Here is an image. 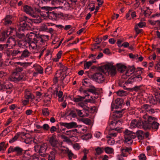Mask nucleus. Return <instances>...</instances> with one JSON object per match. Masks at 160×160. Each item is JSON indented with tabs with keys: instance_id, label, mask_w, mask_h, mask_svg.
Listing matches in <instances>:
<instances>
[{
	"instance_id": "obj_1",
	"label": "nucleus",
	"mask_w": 160,
	"mask_h": 160,
	"mask_svg": "<svg viewBox=\"0 0 160 160\" xmlns=\"http://www.w3.org/2000/svg\"><path fill=\"white\" fill-rule=\"evenodd\" d=\"M145 119L144 124V129L146 130H153L157 131L159 125V123L155 121L154 117L145 114L143 116Z\"/></svg>"
},
{
	"instance_id": "obj_2",
	"label": "nucleus",
	"mask_w": 160,
	"mask_h": 160,
	"mask_svg": "<svg viewBox=\"0 0 160 160\" xmlns=\"http://www.w3.org/2000/svg\"><path fill=\"white\" fill-rule=\"evenodd\" d=\"M122 111L120 110H115L113 112H111L110 115V118L112 121L111 122L110 124V127L113 126V124H119L120 125L122 123V122L120 120H118V119L121 118L122 116Z\"/></svg>"
},
{
	"instance_id": "obj_3",
	"label": "nucleus",
	"mask_w": 160,
	"mask_h": 160,
	"mask_svg": "<svg viewBox=\"0 0 160 160\" xmlns=\"http://www.w3.org/2000/svg\"><path fill=\"white\" fill-rule=\"evenodd\" d=\"M34 148L35 152H37V153L34 154L36 158H38V156H41L43 157L46 156V151L47 148V145L46 143H44L41 145H36Z\"/></svg>"
},
{
	"instance_id": "obj_4",
	"label": "nucleus",
	"mask_w": 160,
	"mask_h": 160,
	"mask_svg": "<svg viewBox=\"0 0 160 160\" xmlns=\"http://www.w3.org/2000/svg\"><path fill=\"white\" fill-rule=\"evenodd\" d=\"M124 134L125 142L127 144H132V139H134L136 137V134L135 132H132L126 129L124 131Z\"/></svg>"
},
{
	"instance_id": "obj_5",
	"label": "nucleus",
	"mask_w": 160,
	"mask_h": 160,
	"mask_svg": "<svg viewBox=\"0 0 160 160\" xmlns=\"http://www.w3.org/2000/svg\"><path fill=\"white\" fill-rule=\"evenodd\" d=\"M26 150L23 149L18 146L16 147L10 146L8 149V153L9 154L15 152L16 155L18 156L25 154L26 152Z\"/></svg>"
},
{
	"instance_id": "obj_6",
	"label": "nucleus",
	"mask_w": 160,
	"mask_h": 160,
	"mask_svg": "<svg viewBox=\"0 0 160 160\" xmlns=\"http://www.w3.org/2000/svg\"><path fill=\"white\" fill-rule=\"evenodd\" d=\"M90 77L94 80L99 83H102L105 80L104 75L100 72H97L93 75H91Z\"/></svg>"
},
{
	"instance_id": "obj_7",
	"label": "nucleus",
	"mask_w": 160,
	"mask_h": 160,
	"mask_svg": "<svg viewBox=\"0 0 160 160\" xmlns=\"http://www.w3.org/2000/svg\"><path fill=\"white\" fill-rule=\"evenodd\" d=\"M123 104V100L122 98H118L115 100V104L113 105L112 104H111V112H113L115 110L113 109L115 108V109H117L118 108H121L122 105Z\"/></svg>"
},
{
	"instance_id": "obj_8",
	"label": "nucleus",
	"mask_w": 160,
	"mask_h": 160,
	"mask_svg": "<svg viewBox=\"0 0 160 160\" xmlns=\"http://www.w3.org/2000/svg\"><path fill=\"white\" fill-rule=\"evenodd\" d=\"M49 39V36L48 35H40L39 33L37 37V42L36 45H44L45 42L48 40Z\"/></svg>"
},
{
	"instance_id": "obj_9",
	"label": "nucleus",
	"mask_w": 160,
	"mask_h": 160,
	"mask_svg": "<svg viewBox=\"0 0 160 160\" xmlns=\"http://www.w3.org/2000/svg\"><path fill=\"white\" fill-rule=\"evenodd\" d=\"M105 69L108 72L109 74L111 76H114L117 73V70L116 67L113 65L110 64H106L105 66Z\"/></svg>"
},
{
	"instance_id": "obj_10",
	"label": "nucleus",
	"mask_w": 160,
	"mask_h": 160,
	"mask_svg": "<svg viewBox=\"0 0 160 160\" xmlns=\"http://www.w3.org/2000/svg\"><path fill=\"white\" fill-rule=\"evenodd\" d=\"M23 10L27 14H29L34 18H37L38 16L35 14L34 10L30 6L26 5L23 6Z\"/></svg>"
},
{
	"instance_id": "obj_11",
	"label": "nucleus",
	"mask_w": 160,
	"mask_h": 160,
	"mask_svg": "<svg viewBox=\"0 0 160 160\" xmlns=\"http://www.w3.org/2000/svg\"><path fill=\"white\" fill-rule=\"evenodd\" d=\"M126 72H128V73H129V75L131 74L132 73L135 72V74L138 72H139V74H141L142 73L143 69L140 68H138L136 69L133 66H129V67L126 70Z\"/></svg>"
},
{
	"instance_id": "obj_12",
	"label": "nucleus",
	"mask_w": 160,
	"mask_h": 160,
	"mask_svg": "<svg viewBox=\"0 0 160 160\" xmlns=\"http://www.w3.org/2000/svg\"><path fill=\"white\" fill-rule=\"evenodd\" d=\"M41 8L42 10H46V13L48 14H50L51 15L55 16L57 19L61 17L62 16V13H58L55 12H50L49 11L52 10V8L50 7L44 6L42 7Z\"/></svg>"
},
{
	"instance_id": "obj_13",
	"label": "nucleus",
	"mask_w": 160,
	"mask_h": 160,
	"mask_svg": "<svg viewBox=\"0 0 160 160\" xmlns=\"http://www.w3.org/2000/svg\"><path fill=\"white\" fill-rule=\"evenodd\" d=\"M69 115L73 118L76 117L78 115L81 117H84V115L83 114L82 110L77 108H74L71 110Z\"/></svg>"
},
{
	"instance_id": "obj_14",
	"label": "nucleus",
	"mask_w": 160,
	"mask_h": 160,
	"mask_svg": "<svg viewBox=\"0 0 160 160\" xmlns=\"http://www.w3.org/2000/svg\"><path fill=\"white\" fill-rule=\"evenodd\" d=\"M59 124L60 126H64L68 129L78 127L77 123L74 122H72L69 123L60 122Z\"/></svg>"
},
{
	"instance_id": "obj_15",
	"label": "nucleus",
	"mask_w": 160,
	"mask_h": 160,
	"mask_svg": "<svg viewBox=\"0 0 160 160\" xmlns=\"http://www.w3.org/2000/svg\"><path fill=\"white\" fill-rule=\"evenodd\" d=\"M28 19V17L26 16H22L20 19V27L22 28L21 30H29V29L27 28V24L26 21H27ZM19 30H21L19 29Z\"/></svg>"
},
{
	"instance_id": "obj_16",
	"label": "nucleus",
	"mask_w": 160,
	"mask_h": 160,
	"mask_svg": "<svg viewBox=\"0 0 160 160\" xmlns=\"http://www.w3.org/2000/svg\"><path fill=\"white\" fill-rule=\"evenodd\" d=\"M144 121H137L136 120H133L131 123V127L134 128L136 127H142L144 128Z\"/></svg>"
},
{
	"instance_id": "obj_17",
	"label": "nucleus",
	"mask_w": 160,
	"mask_h": 160,
	"mask_svg": "<svg viewBox=\"0 0 160 160\" xmlns=\"http://www.w3.org/2000/svg\"><path fill=\"white\" fill-rule=\"evenodd\" d=\"M96 88L93 85L89 87V88H87V90L83 91V92L85 93L86 96H89V92H90L93 94H96L97 92H96Z\"/></svg>"
},
{
	"instance_id": "obj_18",
	"label": "nucleus",
	"mask_w": 160,
	"mask_h": 160,
	"mask_svg": "<svg viewBox=\"0 0 160 160\" xmlns=\"http://www.w3.org/2000/svg\"><path fill=\"white\" fill-rule=\"evenodd\" d=\"M37 33V32H31L30 33L27 34V36L28 37L29 39L33 40L32 42L36 44L37 42V40H37V37L39 34V33Z\"/></svg>"
},
{
	"instance_id": "obj_19",
	"label": "nucleus",
	"mask_w": 160,
	"mask_h": 160,
	"mask_svg": "<svg viewBox=\"0 0 160 160\" xmlns=\"http://www.w3.org/2000/svg\"><path fill=\"white\" fill-rule=\"evenodd\" d=\"M57 153V150L55 148L53 149L48 156V160H56V156Z\"/></svg>"
},
{
	"instance_id": "obj_20",
	"label": "nucleus",
	"mask_w": 160,
	"mask_h": 160,
	"mask_svg": "<svg viewBox=\"0 0 160 160\" xmlns=\"http://www.w3.org/2000/svg\"><path fill=\"white\" fill-rule=\"evenodd\" d=\"M112 126H111L110 127V129L109 132V135L110 136H108L107 138H110L111 137H115L117 136V132H112V131L113 130H114L115 131H117L118 132H119V131L120 130V128H112Z\"/></svg>"
},
{
	"instance_id": "obj_21",
	"label": "nucleus",
	"mask_w": 160,
	"mask_h": 160,
	"mask_svg": "<svg viewBox=\"0 0 160 160\" xmlns=\"http://www.w3.org/2000/svg\"><path fill=\"white\" fill-rule=\"evenodd\" d=\"M151 106L148 104H145L143 105L144 108L146 111L150 114H152L155 113V109L152 108Z\"/></svg>"
},
{
	"instance_id": "obj_22",
	"label": "nucleus",
	"mask_w": 160,
	"mask_h": 160,
	"mask_svg": "<svg viewBox=\"0 0 160 160\" xmlns=\"http://www.w3.org/2000/svg\"><path fill=\"white\" fill-rule=\"evenodd\" d=\"M116 66L118 71L121 73H123L127 69V67L121 63H117Z\"/></svg>"
},
{
	"instance_id": "obj_23",
	"label": "nucleus",
	"mask_w": 160,
	"mask_h": 160,
	"mask_svg": "<svg viewBox=\"0 0 160 160\" xmlns=\"http://www.w3.org/2000/svg\"><path fill=\"white\" fill-rule=\"evenodd\" d=\"M30 55V53L27 49H25L22 52L21 51L20 55L19 56V58L21 59H23L24 58L28 57Z\"/></svg>"
},
{
	"instance_id": "obj_24",
	"label": "nucleus",
	"mask_w": 160,
	"mask_h": 160,
	"mask_svg": "<svg viewBox=\"0 0 160 160\" xmlns=\"http://www.w3.org/2000/svg\"><path fill=\"white\" fill-rule=\"evenodd\" d=\"M122 152L121 155L123 157H126L125 153L126 152L130 153L132 151V149L131 147H126L125 148H121V149Z\"/></svg>"
},
{
	"instance_id": "obj_25",
	"label": "nucleus",
	"mask_w": 160,
	"mask_h": 160,
	"mask_svg": "<svg viewBox=\"0 0 160 160\" xmlns=\"http://www.w3.org/2000/svg\"><path fill=\"white\" fill-rule=\"evenodd\" d=\"M56 27L58 29L62 30L64 29L65 30H68L69 29L70 30H74V29H72V26L68 25H65V26H62L61 25H56Z\"/></svg>"
},
{
	"instance_id": "obj_26",
	"label": "nucleus",
	"mask_w": 160,
	"mask_h": 160,
	"mask_svg": "<svg viewBox=\"0 0 160 160\" xmlns=\"http://www.w3.org/2000/svg\"><path fill=\"white\" fill-rule=\"evenodd\" d=\"M6 31L7 32H3L1 34V42L4 41L8 37V33H9V34L11 33V31H10L9 32H8V31Z\"/></svg>"
},
{
	"instance_id": "obj_27",
	"label": "nucleus",
	"mask_w": 160,
	"mask_h": 160,
	"mask_svg": "<svg viewBox=\"0 0 160 160\" xmlns=\"http://www.w3.org/2000/svg\"><path fill=\"white\" fill-rule=\"evenodd\" d=\"M49 142L51 145L53 147H57V140L53 137L50 138Z\"/></svg>"
},
{
	"instance_id": "obj_28",
	"label": "nucleus",
	"mask_w": 160,
	"mask_h": 160,
	"mask_svg": "<svg viewBox=\"0 0 160 160\" xmlns=\"http://www.w3.org/2000/svg\"><path fill=\"white\" fill-rule=\"evenodd\" d=\"M138 139L139 140H142L144 139L143 132L141 130H137L135 132Z\"/></svg>"
},
{
	"instance_id": "obj_29",
	"label": "nucleus",
	"mask_w": 160,
	"mask_h": 160,
	"mask_svg": "<svg viewBox=\"0 0 160 160\" xmlns=\"http://www.w3.org/2000/svg\"><path fill=\"white\" fill-rule=\"evenodd\" d=\"M42 3L43 5H45L47 3L49 2L52 5H55L57 4L58 1L57 0H42Z\"/></svg>"
},
{
	"instance_id": "obj_30",
	"label": "nucleus",
	"mask_w": 160,
	"mask_h": 160,
	"mask_svg": "<svg viewBox=\"0 0 160 160\" xmlns=\"http://www.w3.org/2000/svg\"><path fill=\"white\" fill-rule=\"evenodd\" d=\"M11 86H10L8 84L5 82H1V90L9 89L11 88Z\"/></svg>"
},
{
	"instance_id": "obj_31",
	"label": "nucleus",
	"mask_w": 160,
	"mask_h": 160,
	"mask_svg": "<svg viewBox=\"0 0 160 160\" xmlns=\"http://www.w3.org/2000/svg\"><path fill=\"white\" fill-rule=\"evenodd\" d=\"M80 106L83 108V111L85 112L86 114L90 111V108L86 105H84L83 103H81L80 104Z\"/></svg>"
},
{
	"instance_id": "obj_32",
	"label": "nucleus",
	"mask_w": 160,
	"mask_h": 160,
	"mask_svg": "<svg viewBox=\"0 0 160 160\" xmlns=\"http://www.w3.org/2000/svg\"><path fill=\"white\" fill-rule=\"evenodd\" d=\"M8 145L7 143H5L4 142H1V152L3 153L6 150Z\"/></svg>"
},
{
	"instance_id": "obj_33",
	"label": "nucleus",
	"mask_w": 160,
	"mask_h": 160,
	"mask_svg": "<svg viewBox=\"0 0 160 160\" xmlns=\"http://www.w3.org/2000/svg\"><path fill=\"white\" fill-rule=\"evenodd\" d=\"M117 95L120 97H122L126 96L128 93L127 92L123 90H120L116 92Z\"/></svg>"
},
{
	"instance_id": "obj_34",
	"label": "nucleus",
	"mask_w": 160,
	"mask_h": 160,
	"mask_svg": "<svg viewBox=\"0 0 160 160\" xmlns=\"http://www.w3.org/2000/svg\"><path fill=\"white\" fill-rule=\"evenodd\" d=\"M96 62V61L94 60H93L91 61H89L86 62L84 64V67L85 69H89L90 66H91L93 63H95Z\"/></svg>"
},
{
	"instance_id": "obj_35",
	"label": "nucleus",
	"mask_w": 160,
	"mask_h": 160,
	"mask_svg": "<svg viewBox=\"0 0 160 160\" xmlns=\"http://www.w3.org/2000/svg\"><path fill=\"white\" fill-rule=\"evenodd\" d=\"M25 97L27 99L32 100L34 98V96L30 93L29 91H28L25 93Z\"/></svg>"
},
{
	"instance_id": "obj_36",
	"label": "nucleus",
	"mask_w": 160,
	"mask_h": 160,
	"mask_svg": "<svg viewBox=\"0 0 160 160\" xmlns=\"http://www.w3.org/2000/svg\"><path fill=\"white\" fill-rule=\"evenodd\" d=\"M140 74H139V72H138L134 76L135 82H139L142 80V78Z\"/></svg>"
},
{
	"instance_id": "obj_37",
	"label": "nucleus",
	"mask_w": 160,
	"mask_h": 160,
	"mask_svg": "<svg viewBox=\"0 0 160 160\" xmlns=\"http://www.w3.org/2000/svg\"><path fill=\"white\" fill-rule=\"evenodd\" d=\"M145 25L144 22H140L135 26V30H142V29H138V27L140 28H142Z\"/></svg>"
},
{
	"instance_id": "obj_38",
	"label": "nucleus",
	"mask_w": 160,
	"mask_h": 160,
	"mask_svg": "<svg viewBox=\"0 0 160 160\" xmlns=\"http://www.w3.org/2000/svg\"><path fill=\"white\" fill-rule=\"evenodd\" d=\"M11 55L12 56H15L17 55L20 56L21 53V51L19 50H14L10 52Z\"/></svg>"
},
{
	"instance_id": "obj_39",
	"label": "nucleus",
	"mask_w": 160,
	"mask_h": 160,
	"mask_svg": "<svg viewBox=\"0 0 160 160\" xmlns=\"http://www.w3.org/2000/svg\"><path fill=\"white\" fill-rule=\"evenodd\" d=\"M85 98V97H81L79 96L77 98H73L72 100L75 102H78L82 101Z\"/></svg>"
},
{
	"instance_id": "obj_40",
	"label": "nucleus",
	"mask_w": 160,
	"mask_h": 160,
	"mask_svg": "<svg viewBox=\"0 0 160 160\" xmlns=\"http://www.w3.org/2000/svg\"><path fill=\"white\" fill-rule=\"evenodd\" d=\"M149 23L150 24L152 25H156L160 27V20H157L156 21H149Z\"/></svg>"
},
{
	"instance_id": "obj_41",
	"label": "nucleus",
	"mask_w": 160,
	"mask_h": 160,
	"mask_svg": "<svg viewBox=\"0 0 160 160\" xmlns=\"http://www.w3.org/2000/svg\"><path fill=\"white\" fill-rule=\"evenodd\" d=\"M104 150L105 152L108 154L112 153L113 151V149L112 148L108 147L105 148Z\"/></svg>"
},
{
	"instance_id": "obj_42",
	"label": "nucleus",
	"mask_w": 160,
	"mask_h": 160,
	"mask_svg": "<svg viewBox=\"0 0 160 160\" xmlns=\"http://www.w3.org/2000/svg\"><path fill=\"white\" fill-rule=\"evenodd\" d=\"M141 12H142V13L145 17H149L152 13L151 11H144L141 9Z\"/></svg>"
},
{
	"instance_id": "obj_43",
	"label": "nucleus",
	"mask_w": 160,
	"mask_h": 160,
	"mask_svg": "<svg viewBox=\"0 0 160 160\" xmlns=\"http://www.w3.org/2000/svg\"><path fill=\"white\" fill-rule=\"evenodd\" d=\"M104 148L103 147H98L95 149V151L97 154L99 155L103 152Z\"/></svg>"
},
{
	"instance_id": "obj_44",
	"label": "nucleus",
	"mask_w": 160,
	"mask_h": 160,
	"mask_svg": "<svg viewBox=\"0 0 160 160\" xmlns=\"http://www.w3.org/2000/svg\"><path fill=\"white\" fill-rule=\"evenodd\" d=\"M2 22L5 25L9 26L12 23V21L8 18H6L4 20H3Z\"/></svg>"
},
{
	"instance_id": "obj_45",
	"label": "nucleus",
	"mask_w": 160,
	"mask_h": 160,
	"mask_svg": "<svg viewBox=\"0 0 160 160\" xmlns=\"http://www.w3.org/2000/svg\"><path fill=\"white\" fill-rule=\"evenodd\" d=\"M81 120L84 123L87 125H89L91 122V120L88 118H82Z\"/></svg>"
},
{
	"instance_id": "obj_46",
	"label": "nucleus",
	"mask_w": 160,
	"mask_h": 160,
	"mask_svg": "<svg viewBox=\"0 0 160 160\" xmlns=\"http://www.w3.org/2000/svg\"><path fill=\"white\" fill-rule=\"evenodd\" d=\"M135 82V80L134 76H132L129 78L127 82H125V83L132 84L133 82Z\"/></svg>"
},
{
	"instance_id": "obj_47",
	"label": "nucleus",
	"mask_w": 160,
	"mask_h": 160,
	"mask_svg": "<svg viewBox=\"0 0 160 160\" xmlns=\"http://www.w3.org/2000/svg\"><path fill=\"white\" fill-rule=\"evenodd\" d=\"M19 137V135L18 134H16L12 138L10 139L9 141V142L10 143H12L15 141Z\"/></svg>"
},
{
	"instance_id": "obj_48",
	"label": "nucleus",
	"mask_w": 160,
	"mask_h": 160,
	"mask_svg": "<svg viewBox=\"0 0 160 160\" xmlns=\"http://www.w3.org/2000/svg\"><path fill=\"white\" fill-rule=\"evenodd\" d=\"M142 85H140V86H136L133 87L132 89L136 92L139 91V90H142L141 87Z\"/></svg>"
},
{
	"instance_id": "obj_49",
	"label": "nucleus",
	"mask_w": 160,
	"mask_h": 160,
	"mask_svg": "<svg viewBox=\"0 0 160 160\" xmlns=\"http://www.w3.org/2000/svg\"><path fill=\"white\" fill-rule=\"evenodd\" d=\"M66 153L68 154L69 159H71L72 158L73 154L72 152L71 151L69 150L68 149L67 150Z\"/></svg>"
},
{
	"instance_id": "obj_50",
	"label": "nucleus",
	"mask_w": 160,
	"mask_h": 160,
	"mask_svg": "<svg viewBox=\"0 0 160 160\" xmlns=\"http://www.w3.org/2000/svg\"><path fill=\"white\" fill-rule=\"evenodd\" d=\"M54 94H55L56 95H58V97L59 98H61L63 95V92L62 91H60L59 92H58V90H57L56 91H54Z\"/></svg>"
},
{
	"instance_id": "obj_51",
	"label": "nucleus",
	"mask_w": 160,
	"mask_h": 160,
	"mask_svg": "<svg viewBox=\"0 0 160 160\" xmlns=\"http://www.w3.org/2000/svg\"><path fill=\"white\" fill-rule=\"evenodd\" d=\"M48 110V108H45L42 110V112L44 116H47L49 115V113Z\"/></svg>"
},
{
	"instance_id": "obj_52",
	"label": "nucleus",
	"mask_w": 160,
	"mask_h": 160,
	"mask_svg": "<svg viewBox=\"0 0 160 160\" xmlns=\"http://www.w3.org/2000/svg\"><path fill=\"white\" fill-rule=\"evenodd\" d=\"M82 85L86 87H88L89 88L92 85V84L90 83L89 82L84 81V82H82Z\"/></svg>"
},
{
	"instance_id": "obj_53",
	"label": "nucleus",
	"mask_w": 160,
	"mask_h": 160,
	"mask_svg": "<svg viewBox=\"0 0 160 160\" xmlns=\"http://www.w3.org/2000/svg\"><path fill=\"white\" fill-rule=\"evenodd\" d=\"M36 69L38 72L40 74H42L43 73V69L42 67L41 66L38 65L36 68Z\"/></svg>"
},
{
	"instance_id": "obj_54",
	"label": "nucleus",
	"mask_w": 160,
	"mask_h": 160,
	"mask_svg": "<svg viewBox=\"0 0 160 160\" xmlns=\"http://www.w3.org/2000/svg\"><path fill=\"white\" fill-rule=\"evenodd\" d=\"M139 159L140 160H146V158L145 154L142 153L138 156Z\"/></svg>"
},
{
	"instance_id": "obj_55",
	"label": "nucleus",
	"mask_w": 160,
	"mask_h": 160,
	"mask_svg": "<svg viewBox=\"0 0 160 160\" xmlns=\"http://www.w3.org/2000/svg\"><path fill=\"white\" fill-rule=\"evenodd\" d=\"M42 128L45 130L48 131L50 128V127L48 124L45 123L42 126Z\"/></svg>"
},
{
	"instance_id": "obj_56",
	"label": "nucleus",
	"mask_w": 160,
	"mask_h": 160,
	"mask_svg": "<svg viewBox=\"0 0 160 160\" xmlns=\"http://www.w3.org/2000/svg\"><path fill=\"white\" fill-rule=\"evenodd\" d=\"M59 127H58L57 128L54 126H52L50 129V131L51 133H53L55 131H56L57 129H59Z\"/></svg>"
},
{
	"instance_id": "obj_57",
	"label": "nucleus",
	"mask_w": 160,
	"mask_h": 160,
	"mask_svg": "<svg viewBox=\"0 0 160 160\" xmlns=\"http://www.w3.org/2000/svg\"><path fill=\"white\" fill-rule=\"evenodd\" d=\"M130 75L129 73H128V72H125V74H123L122 75V79H125L127 78Z\"/></svg>"
},
{
	"instance_id": "obj_58",
	"label": "nucleus",
	"mask_w": 160,
	"mask_h": 160,
	"mask_svg": "<svg viewBox=\"0 0 160 160\" xmlns=\"http://www.w3.org/2000/svg\"><path fill=\"white\" fill-rule=\"evenodd\" d=\"M84 136L85 137L84 138L86 140L90 139L92 137V135L89 133H86L84 134Z\"/></svg>"
},
{
	"instance_id": "obj_59",
	"label": "nucleus",
	"mask_w": 160,
	"mask_h": 160,
	"mask_svg": "<svg viewBox=\"0 0 160 160\" xmlns=\"http://www.w3.org/2000/svg\"><path fill=\"white\" fill-rule=\"evenodd\" d=\"M17 64L18 65H19L21 66H28V62H17Z\"/></svg>"
},
{
	"instance_id": "obj_60",
	"label": "nucleus",
	"mask_w": 160,
	"mask_h": 160,
	"mask_svg": "<svg viewBox=\"0 0 160 160\" xmlns=\"http://www.w3.org/2000/svg\"><path fill=\"white\" fill-rule=\"evenodd\" d=\"M123 82V81H122V80H120L119 82V86L121 87H123V88H124V89L125 90H128L129 89H130V88H126V86H123L122 84V83Z\"/></svg>"
},
{
	"instance_id": "obj_61",
	"label": "nucleus",
	"mask_w": 160,
	"mask_h": 160,
	"mask_svg": "<svg viewBox=\"0 0 160 160\" xmlns=\"http://www.w3.org/2000/svg\"><path fill=\"white\" fill-rule=\"evenodd\" d=\"M102 38H99L98 37H97L96 38V40H97L96 42H97L96 44L98 45L102 41Z\"/></svg>"
},
{
	"instance_id": "obj_62",
	"label": "nucleus",
	"mask_w": 160,
	"mask_h": 160,
	"mask_svg": "<svg viewBox=\"0 0 160 160\" xmlns=\"http://www.w3.org/2000/svg\"><path fill=\"white\" fill-rule=\"evenodd\" d=\"M34 2L40 7V5L42 4V0H34Z\"/></svg>"
},
{
	"instance_id": "obj_63",
	"label": "nucleus",
	"mask_w": 160,
	"mask_h": 160,
	"mask_svg": "<svg viewBox=\"0 0 160 160\" xmlns=\"http://www.w3.org/2000/svg\"><path fill=\"white\" fill-rule=\"evenodd\" d=\"M61 137L62 139H64L66 141L69 142L70 141L69 139L64 135H62Z\"/></svg>"
},
{
	"instance_id": "obj_64",
	"label": "nucleus",
	"mask_w": 160,
	"mask_h": 160,
	"mask_svg": "<svg viewBox=\"0 0 160 160\" xmlns=\"http://www.w3.org/2000/svg\"><path fill=\"white\" fill-rule=\"evenodd\" d=\"M61 137L62 139H64L66 141L69 142L70 141L69 139L64 135H62Z\"/></svg>"
}]
</instances>
